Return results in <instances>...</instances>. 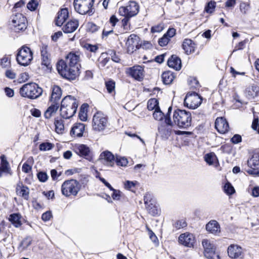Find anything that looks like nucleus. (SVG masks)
<instances>
[{"label": "nucleus", "mask_w": 259, "mask_h": 259, "mask_svg": "<svg viewBox=\"0 0 259 259\" xmlns=\"http://www.w3.org/2000/svg\"><path fill=\"white\" fill-rule=\"evenodd\" d=\"M173 226L177 229H180L186 227V223L184 220H178L174 223Z\"/></svg>", "instance_id": "nucleus-49"}, {"label": "nucleus", "mask_w": 259, "mask_h": 259, "mask_svg": "<svg viewBox=\"0 0 259 259\" xmlns=\"http://www.w3.org/2000/svg\"><path fill=\"white\" fill-rule=\"evenodd\" d=\"M144 203L145 204V206H147V205L150 204V203H152L155 202V199L153 198L152 195L150 193H146L144 197Z\"/></svg>", "instance_id": "nucleus-45"}, {"label": "nucleus", "mask_w": 259, "mask_h": 259, "mask_svg": "<svg viewBox=\"0 0 259 259\" xmlns=\"http://www.w3.org/2000/svg\"><path fill=\"white\" fill-rule=\"evenodd\" d=\"M215 127L221 134H225L229 131V124L223 117H218L215 122Z\"/></svg>", "instance_id": "nucleus-21"}, {"label": "nucleus", "mask_w": 259, "mask_h": 259, "mask_svg": "<svg viewBox=\"0 0 259 259\" xmlns=\"http://www.w3.org/2000/svg\"><path fill=\"white\" fill-rule=\"evenodd\" d=\"M68 17L67 9H62L58 13L56 24L57 26H61Z\"/></svg>", "instance_id": "nucleus-29"}, {"label": "nucleus", "mask_w": 259, "mask_h": 259, "mask_svg": "<svg viewBox=\"0 0 259 259\" xmlns=\"http://www.w3.org/2000/svg\"><path fill=\"white\" fill-rule=\"evenodd\" d=\"M60 104L56 103H51V105L48 108L45 112L44 116L46 118L49 119L53 116L58 110Z\"/></svg>", "instance_id": "nucleus-30"}, {"label": "nucleus", "mask_w": 259, "mask_h": 259, "mask_svg": "<svg viewBox=\"0 0 259 259\" xmlns=\"http://www.w3.org/2000/svg\"><path fill=\"white\" fill-rule=\"evenodd\" d=\"M147 108L150 111L159 108L157 100L155 99H150L147 103Z\"/></svg>", "instance_id": "nucleus-40"}, {"label": "nucleus", "mask_w": 259, "mask_h": 259, "mask_svg": "<svg viewBox=\"0 0 259 259\" xmlns=\"http://www.w3.org/2000/svg\"><path fill=\"white\" fill-rule=\"evenodd\" d=\"M204 159L206 162L209 165H217L218 159L214 153L211 152L205 155Z\"/></svg>", "instance_id": "nucleus-37"}, {"label": "nucleus", "mask_w": 259, "mask_h": 259, "mask_svg": "<svg viewBox=\"0 0 259 259\" xmlns=\"http://www.w3.org/2000/svg\"><path fill=\"white\" fill-rule=\"evenodd\" d=\"M173 119L180 127L187 128L191 125V114L185 110L178 109L174 112Z\"/></svg>", "instance_id": "nucleus-3"}, {"label": "nucleus", "mask_w": 259, "mask_h": 259, "mask_svg": "<svg viewBox=\"0 0 259 259\" xmlns=\"http://www.w3.org/2000/svg\"><path fill=\"white\" fill-rule=\"evenodd\" d=\"M10 57L8 56H5L0 60V65L3 68H7L10 66Z\"/></svg>", "instance_id": "nucleus-42"}, {"label": "nucleus", "mask_w": 259, "mask_h": 259, "mask_svg": "<svg viewBox=\"0 0 259 259\" xmlns=\"http://www.w3.org/2000/svg\"><path fill=\"white\" fill-rule=\"evenodd\" d=\"M39 148L41 151H48L53 148V145L50 143H42L39 145Z\"/></svg>", "instance_id": "nucleus-47"}, {"label": "nucleus", "mask_w": 259, "mask_h": 259, "mask_svg": "<svg viewBox=\"0 0 259 259\" xmlns=\"http://www.w3.org/2000/svg\"><path fill=\"white\" fill-rule=\"evenodd\" d=\"M202 245L204 249V255L207 258L215 259V257L219 258V256L215 254L214 245L209 240L203 239Z\"/></svg>", "instance_id": "nucleus-14"}, {"label": "nucleus", "mask_w": 259, "mask_h": 259, "mask_svg": "<svg viewBox=\"0 0 259 259\" xmlns=\"http://www.w3.org/2000/svg\"><path fill=\"white\" fill-rule=\"evenodd\" d=\"M163 29L162 24H160L153 26L151 29V32L153 33L161 32Z\"/></svg>", "instance_id": "nucleus-57"}, {"label": "nucleus", "mask_w": 259, "mask_h": 259, "mask_svg": "<svg viewBox=\"0 0 259 259\" xmlns=\"http://www.w3.org/2000/svg\"><path fill=\"white\" fill-rule=\"evenodd\" d=\"M94 0H74L73 5L75 10L80 14H89L92 13V7Z\"/></svg>", "instance_id": "nucleus-8"}, {"label": "nucleus", "mask_w": 259, "mask_h": 259, "mask_svg": "<svg viewBox=\"0 0 259 259\" xmlns=\"http://www.w3.org/2000/svg\"><path fill=\"white\" fill-rule=\"evenodd\" d=\"M62 96V90L58 85H54L52 88V94L50 99L51 103H59Z\"/></svg>", "instance_id": "nucleus-26"}, {"label": "nucleus", "mask_w": 259, "mask_h": 259, "mask_svg": "<svg viewBox=\"0 0 259 259\" xmlns=\"http://www.w3.org/2000/svg\"><path fill=\"white\" fill-rule=\"evenodd\" d=\"M80 190V185L78 181L74 179L66 180L61 186V192L63 195L69 197L76 196Z\"/></svg>", "instance_id": "nucleus-4"}, {"label": "nucleus", "mask_w": 259, "mask_h": 259, "mask_svg": "<svg viewBox=\"0 0 259 259\" xmlns=\"http://www.w3.org/2000/svg\"><path fill=\"white\" fill-rule=\"evenodd\" d=\"M78 26V21L77 20H72L67 22L63 27L65 33H72L74 32Z\"/></svg>", "instance_id": "nucleus-31"}, {"label": "nucleus", "mask_w": 259, "mask_h": 259, "mask_svg": "<svg viewBox=\"0 0 259 259\" xmlns=\"http://www.w3.org/2000/svg\"><path fill=\"white\" fill-rule=\"evenodd\" d=\"M99 160L107 166L112 167L115 163V157L111 152L105 151L100 154Z\"/></svg>", "instance_id": "nucleus-20"}, {"label": "nucleus", "mask_w": 259, "mask_h": 259, "mask_svg": "<svg viewBox=\"0 0 259 259\" xmlns=\"http://www.w3.org/2000/svg\"><path fill=\"white\" fill-rule=\"evenodd\" d=\"M206 229L209 232L218 235L221 231L219 223L215 220H212L206 225Z\"/></svg>", "instance_id": "nucleus-28"}, {"label": "nucleus", "mask_w": 259, "mask_h": 259, "mask_svg": "<svg viewBox=\"0 0 259 259\" xmlns=\"http://www.w3.org/2000/svg\"><path fill=\"white\" fill-rule=\"evenodd\" d=\"M52 217V214L51 211H48L42 214L41 219L44 221L47 222L50 220Z\"/></svg>", "instance_id": "nucleus-59"}, {"label": "nucleus", "mask_w": 259, "mask_h": 259, "mask_svg": "<svg viewBox=\"0 0 259 259\" xmlns=\"http://www.w3.org/2000/svg\"><path fill=\"white\" fill-rule=\"evenodd\" d=\"M20 95L30 99H35L40 97L42 93V89L34 82L24 84L19 91Z\"/></svg>", "instance_id": "nucleus-2"}, {"label": "nucleus", "mask_w": 259, "mask_h": 259, "mask_svg": "<svg viewBox=\"0 0 259 259\" xmlns=\"http://www.w3.org/2000/svg\"><path fill=\"white\" fill-rule=\"evenodd\" d=\"M33 59L32 52L26 46L22 47L19 50L16 57L17 62L22 66H27Z\"/></svg>", "instance_id": "nucleus-6"}, {"label": "nucleus", "mask_w": 259, "mask_h": 259, "mask_svg": "<svg viewBox=\"0 0 259 259\" xmlns=\"http://www.w3.org/2000/svg\"><path fill=\"white\" fill-rule=\"evenodd\" d=\"M182 48L184 50L185 53L187 55H189L194 52L196 48V45L192 40L186 38L183 41Z\"/></svg>", "instance_id": "nucleus-23"}, {"label": "nucleus", "mask_w": 259, "mask_h": 259, "mask_svg": "<svg viewBox=\"0 0 259 259\" xmlns=\"http://www.w3.org/2000/svg\"><path fill=\"white\" fill-rule=\"evenodd\" d=\"M195 241V237L193 234L189 233L187 232L182 234L179 237L180 244L188 247L193 246Z\"/></svg>", "instance_id": "nucleus-19"}, {"label": "nucleus", "mask_w": 259, "mask_h": 259, "mask_svg": "<svg viewBox=\"0 0 259 259\" xmlns=\"http://www.w3.org/2000/svg\"><path fill=\"white\" fill-rule=\"evenodd\" d=\"M202 98L195 92L188 93L184 100V106L194 109L198 107L202 103Z\"/></svg>", "instance_id": "nucleus-10"}, {"label": "nucleus", "mask_w": 259, "mask_h": 259, "mask_svg": "<svg viewBox=\"0 0 259 259\" xmlns=\"http://www.w3.org/2000/svg\"><path fill=\"white\" fill-rule=\"evenodd\" d=\"M58 73L63 77L69 80H74L79 75V72H72L74 69L69 66L65 60H59L56 65Z\"/></svg>", "instance_id": "nucleus-5"}, {"label": "nucleus", "mask_w": 259, "mask_h": 259, "mask_svg": "<svg viewBox=\"0 0 259 259\" xmlns=\"http://www.w3.org/2000/svg\"><path fill=\"white\" fill-rule=\"evenodd\" d=\"M55 131L58 134L63 133L64 130V126L63 120L61 119H56L54 122Z\"/></svg>", "instance_id": "nucleus-39"}, {"label": "nucleus", "mask_w": 259, "mask_h": 259, "mask_svg": "<svg viewBox=\"0 0 259 259\" xmlns=\"http://www.w3.org/2000/svg\"><path fill=\"white\" fill-rule=\"evenodd\" d=\"M41 64L47 67H49L50 64L49 54L48 52V46L42 45L40 49Z\"/></svg>", "instance_id": "nucleus-27"}, {"label": "nucleus", "mask_w": 259, "mask_h": 259, "mask_svg": "<svg viewBox=\"0 0 259 259\" xmlns=\"http://www.w3.org/2000/svg\"><path fill=\"white\" fill-rule=\"evenodd\" d=\"M163 82L165 84H169L175 78L174 73L169 71L164 72L161 75Z\"/></svg>", "instance_id": "nucleus-36"}, {"label": "nucleus", "mask_w": 259, "mask_h": 259, "mask_svg": "<svg viewBox=\"0 0 259 259\" xmlns=\"http://www.w3.org/2000/svg\"><path fill=\"white\" fill-rule=\"evenodd\" d=\"M34 163L33 158L31 156L29 157L26 162L22 166V171L25 173H28L31 171L32 166Z\"/></svg>", "instance_id": "nucleus-38"}, {"label": "nucleus", "mask_w": 259, "mask_h": 259, "mask_svg": "<svg viewBox=\"0 0 259 259\" xmlns=\"http://www.w3.org/2000/svg\"><path fill=\"white\" fill-rule=\"evenodd\" d=\"M1 166H0V178L2 177L4 174H8L10 170L9 166V163L7 161L6 157L4 155L1 156Z\"/></svg>", "instance_id": "nucleus-34"}, {"label": "nucleus", "mask_w": 259, "mask_h": 259, "mask_svg": "<svg viewBox=\"0 0 259 259\" xmlns=\"http://www.w3.org/2000/svg\"><path fill=\"white\" fill-rule=\"evenodd\" d=\"M147 210L152 216H156L160 214V210L158 206L157 205L156 201L150 203L146 206Z\"/></svg>", "instance_id": "nucleus-35"}, {"label": "nucleus", "mask_w": 259, "mask_h": 259, "mask_svg": "<svg viewBox=\"0 0 259 259\" xmlns=\"http://www.w3.org/2000/svg\"><path fill=\"white\" fill-rule=\"evenodd\" d=\"M38 6V3L34 0H32L29 2L27 5V8L31 11H34Z\"/></svg>", "instance_id": "nucleus-52"}, {"label": "nucleus", "mask_w": 259, "mask_h": 259, "mask_svg": "<svg viewBox=\"0 0 259 259\" xmlns=\"http://www.w3.org/2000/svg\"><path fill=\"white\" fill-rule=\"evenodd\" d=\"M139 41V37L136 34H132L128 36L125 44L127 53L132 54L138 48Z\"/></svg>", "instance_id": "nucleus-18"}, {"label": "nucleus", "mask_w": 259, "mask_h": 259, "mask_svg": "<svg viewBox=\"0 0 259 259\" xmlns=\"http://www.w3.org/2000/svg\"><path fill=\"white\" fill-rule=\"evenodd\" d=\"M87 29L89 31L94 33L98 31L99 27L93 23H89L88 24Z\"/></svg>", "instance_id": "nucleus-54"}, {"label": "nucleus", "mask_w": 259, "mask_h": 259, "mask_svg": "<svg viewBox=\"0 0 259 259\" xmlns=\"http://www.w3.org/2000/svg\"><path fill=\"white\" fill-rule=\"evenodd\" d=\"M29 78L28 74L26 72H23L20 74L19 80L20 82H25Z\"/></svg>", "instance_id": "nucleus-64"}, {"label": "nucleus", "mask_w": 259, "mask_h": 259, "mask_svg": "<svg viewBox=\"0 0 259 259\" xmlns=\"http://www.w3.org/2000/svg\"><path fill=\"white\" fill-rule=\"evenodd\" d=\"M137 182H133L130 181H126L124 183V187L127 189H131L134 187L136 185Z\"/></svg>", "instance_id": "nucleus-63"}, {"label": "nucleus", "mask_w": 259, "mask_h": 259, "mask_svg": "<svg viewBox=\"0 0 259 259\" xmlns=\"http://www.w3.org/2000/svg\"><path fill=\"white\" fill-rule=\"evenodd\" d=\"M251 126L253 130L256 131L259 134V122L258 118H254Z\"/></svg>", "instance_id": "nucleus-60"}, {"label": "nucleus", "mask_w": 259, "mask_h": 259, "mask_svg": "<svg viewBox=\"0 0 259 259\" xmlns=\"http://www.w3.org/2000/svg\"><path fill=\"white\" fill-rule=\"evenodd\" d=\"M126 73L136 80L141 81L144 77V68L140 65H135L128 68Z\"/></svg>", "instance_id": "nucleus-16"}, {"label": "nucleus", "mask_w": 259, "mask_h": 259, "mask_svg": "<svg viewBox=\"0 0 259 259\" xmlns=\"http://www.w3.org/2000/svg\"><path fill=\"white\" fill-rule=\"evenodd\" d=\"M115 162L117 165L122 166H125L128 163V161L125 157L116 158V159H115Z\"/></svg>", "instance_id": "nucleus-48"}, {"label": "nucleus", "mask_w": 259, "mask_h": 259, "mask_svg": "<svg viewBox=\"0 0 259 259\" xmlns=\"http://www.w3.org/2000/svg\"><path fill=\"white\" fill-rule=\"evenodd\" d=\"M21 215L19 213L11 214L9 217V221L16 228H19L22 225L21 219Z\"/></svg>", "instance_id": "nucleus-32"}, {"label": "nucleus", "mask_w": 259, "mask_h": 259, "mask_svg": "<svg viewBox=\"0 0 259 259\" xmlns=\"http://www.w3.org/2000/svg\"><path fill=\"white\" fill-rule=\"evenodd\" d=\"M113 193L111 194L112 197L114 200H118L121 197V192L119 190L113 189Z\"/></svg>", "instance_id": "nucleus-58"}, {"label": "nucleus", "mask_w": 259, "mask_h": 259, "mask_svg": "<svg viewBox=\"0 0 259 259\" xmlns=\"http://www.w3.org/2000/svg\"><path fill=\"white\" fill-rule=\"evenodd\" d=\"M78 102L74 97L68 95L65 97L61 101L60 115L65 119L72 117L76 112Z\"/></svg>", "instance_id": "nucleus-1"}, {"label": "nucleus", "mask_w": 259, "mask_h": 259, "mask_svg": "<svg viewBox=\"0 0 259 259\" xmlns=\"http://www.w3.org/2000/svg\"><path fill=\"white\" fill-rule=\"evenodd\" d=\"M176 34V29L174 28H169L164 35L169 37V39L172 37Z\"/></svg>", "instance_id": "nucleus-62"}, {"label": "nucleus", "mask_w": 259, "mask_h": 259, "mask_svg": "<svg viewBox=\"0 0 259 259\" xmlns=\"http://www.w3.org/2000/svg\"><path fill=\"white\" fill-rule=\"evenodd\" d=\"M85 130V125L81 123H76L72 127L70 134L74 137H80L83 136Z\"/></svg>", "instance_id": "nucleus-25"}, {"label": "nucleus", "mask_w": 259, "mask_h": 259, "mask_svg": "<svg viewBox=\"0 0 259 259\" xmlns=\"http://www.w3.org/2000/svg\"><path fill=\"white\" fill-rule=\"evenodd\" d=\"M239 8L242 14H245L250 9V4L246 2H241L239 5Z\"/></svg>", "instance_id": "nucleus-44"}, {"label": "nucleus", "mask_w": 259, "mask_h": 259, "mask_svg": "<svg viewBox=\"0 0 259 259\" xmlns=\"http://www.w3.org/2000/svg\"><path fill=\"white\" fill-rule=\"evenodd\" d=\"M17 194L22 197L24 199L28 200L29 198V191L27 186L19 185L16 188Z\"/></svg>", "instance_id": "nucleus-33"}, {"label": "nucleus", "mask_w": 259, "mask_h": 259, "mask_svg": "<svg viewBox=\"0 0 259 259\" xmlns=\"http://www.w3.org/2000/svg\"><path fill=\"white\" fill-rule=\"evenodd\" d=\"M106 87L109 93H111L114 90L115 82L112 80L106 82Z\"/></svg>", "instance_id": "nucleus-53"}, {"label": "nucleus", "mask_w": 259, "mask_h": 259, "mask_svg": "<svg viewBox=\"0 0 259 259\" xmlns=\"http://www.w3.org/2000/svg\"><path fill=\"white\" fill-rule=\"evenodd\" d=\"M84 47L87 50L93 53H96V51L98 50V47L97 45H92L89 44H85L84 46Z\"/></svg>", "instance_id": "nucleus-55"}, {"label": "nucleus", "mask_w": 259, "mask_h": 259, "mask_svg": "<svg viewBox=\"0 0 259 259\" xmlns=\"http://www.w3.org/2000/svg\"><path fill=\"white\" fill-rule=\"evenodd\" d=\"M215 7V2L211 1L207 4L205 8V10L207 13H211L213 12Z\"/></svg>", "instance_id": "nucleus-50"}, {"label": "nucleus", "mask_w": 259, "mask_h": 259, "mask_svg": "<svg viewBox=\"0 0 259 259\" xmlns=\"http://www.w3.org/2000/svg\"><path fill=\"white\" fill-rule=\"evenodd\" d=\"M108 124L107 117L101 112L96 113L93 118L92 126L94 130L100 132L104 130Z\"/></svg>", "instance_id": "nucleus-7"}, {"label": "nucleus", "mask_w": 259, "mask_h": 259, "mask_svg": "<svg viewBox=\"0 0 259 259\" xmlns=\"http://www.w3.org/2000/svg\"><path fill=\"white\" fill-rule=\"evenodd\" d=\"M12 25L15 31H19L26 28V18L21 13H17L12 17Z\"/></svg>", "instance_id": "nucleus-13"}, {"label": "nucleus", "mask_w": 259, "mask_h": 259, "mask_svg": "<svg viewBox=\"0 0 259 259\" xmlns=\"http://www.w3.org/2000/svg\"><path fill=\"white\" fill-rule=\"evenodd\" d=\"M228 253L231 258H237L241 255L242 249L236 244H231L228 248Z\"/></svg>", "instance_id": "nucleus-22"}, {"label": "nucleus", "mask_w": 259, "mask_h": 259, "mask_svg": "<svg viewBox=\"0 0 259 259\" xmlns=\"http://www.w3.org/2000/svg\"><path fill=\"white\" fill-rule=\"evenodd\" d=\"M153 115L154 119L159 121L161 120L164 116L163 113L161 111L159 108L156 109L154 111Z\"/></svg>", "instance_id": "nucleus-46"}, {"label": "nucleus", "mask_w": 259, "mask_h": 259, "mask_svg": "<svg viewBox=\"0 0 259 259\" xmlns=\"http://www.w3.org/2000/svg\"><path fill=\"white\" fill-rule=\"evenodd\" d=\"M31 243V239L30 238H26L23 239L20 243L19 249L20 251H23L27 248Z\"/></svg>", "instance_id": "nucleus-41"}, {"label": "nucleus", "mask_w": 259, "mask_h": 259, "mask_svg": "<svg viewBox=\"0 0 259 259\" xmlns=\"http://www.w3.org/2000/svg\"><path fill=\"white\" fill-rule=\"evenodd\" d=\"M168 66L176 70H180L182 67L181 60L177 56L173 55L167 61Z\"/></svg>", "instance_id": "nucleus-24"}, {"label": "nucleus", "mask_w": 259, "mask_h": 259, "mask_svg": "<svg viewBox=\"0 0 259 259\" xmlns=\"http://www.w3.org/2000/svg\"><path fill=\"white\" fill-rule=\"evenodd\" d=\"M37 178L39 181L45 182L48 179V176L47 173L41 171L37 174Z\"/></svg>", "instance_id": "nucleus-51"}, {"label": "nucleus", "mask_w": 259, "mask_h": 259, "mask_svg": "<svg viewBox=\"0 0 259 259\" xmlns=\"http://www.w3.org/2000/svg\"><path fill=\"white\" fill-rule=\"evenodd\" d=\"M247 165L250 169L246 170L249 175L256 176L259 174V152H254L247 160Z\"/></svg>", "instance_id": "nucleus-12"}, {"label": "nucleus", "mask_w": 259, "mask_h": 259, "mask_svg": "<svg viewBox=\"0 0 259 259\" xmlns=\"http://www.w3.org/2000/svg\"><path fill=\"white\" fill-rule=\"evenodd\" d=\"M81 55V54L79 52H71L66 56L65 61L74 69H72V72H79Z\"/></svg>", "instance_id": "nucleus-9"}, {"label": "nucleus", "mask_w": 259, "mask_h": 259, "mask_svg": "<svg viewBox=\"0 0 259 259\" xmlns=\"http://www.w3.org/2000/svg\"><path fill=\"white\" fill-rule=\"evenodd\" d=\"M166 124H161L158 126V133L160 136L164 139H167L170 135L172 123L168 115L165 116Z\"/></svg>", "instance_id": "nucleus-15"}, {"label": "nucleus", "mask_w": 259, "mask_h": 259, "mask_svg": "<svg viewBox=\"0 0 259 259\" xmlns=\"http://www.w3.org/2000/svg\"><path fill=\"white\" fill-rule=\"evenodd\" d=\"M75 152L80 156L90 161L92 159V152L90 148L84 144H78L75 147Z\"/></svg>", "instance_id": "nucleus-17"}, {"label": "nucleus", "mask_w": 259, "mask_h": 259, "mask_svg": "<svg viewBox=\"0 0 259 259\" xmlns=\"http://www.w3.org/2000/svg\"><path fill=\"white\" fill-rule=\"evenodd\" d=\"M124 18L121 21L122 25L123 26L124 29L128 30V25L129 20L131 17H128L127 16H124Z\"/></svg>", "instance_id": "nucleus-61"}, {"label": "nucleus", "mask_w": 259, "mask_h": 259, "mask_svg": "<svg viewBox=\"0 0 259 259\" xmlns=\"http://www.w3.org/2000/svg\"><path fill=\"white\" fill-rule=\"evenodd\" d=\"M224 191L228 195L234 194L235 192L234 187L230 183H227L224 187Z\"/></svg>", "instance_id": "nucleus-43"}, {"label": "nucleus", "mask_w": 259, "mask_h": 259, "mask_svg": "<svg viewBox=\"0 0 259 259\" xmlns=\"http://www.w3.org/2000/svg\"><path fill=\"white\" fill-rule=\"evenodd\" d=\"M169 40V37H166L164 34V35L159 39L158 43L161 46H165L168 43Z\"/></svg>", "instance_id": "nucleus-56"}, {"label": "nucleus", "mask_w": 259, "mask_h": 259, "mask_svg": "<svg viewBox=\"0 0 259 259\" xmlns=\"http://www.w3.org/2000/svg\"><path fill=\"white\" fill-rule=\"evenodd\" d=\"M139 7L135 2L130 1L126 6L120 7L118 10L119 14L122 16L132 17L139 12Z\"/></svg>", "instance_id": "nucleus-11"}]
</instances>
